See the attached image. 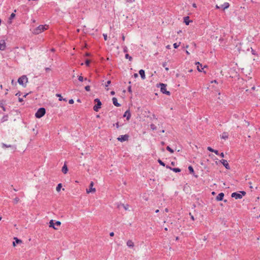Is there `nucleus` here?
<instances>
[{"label": "nucleus", "mask_w": 260, "mask_h": 260, "mask_svg": "<svg viewBox=\"0 0 260 260\" xmlns=\"http://www.w3.org/2000/svg\"><path fill=\"white\" fill-rule=\"evenodd\" d=\"M28 82V78L26 76L23 75L18 79V83L23 87H26V83Z\"/></svg>", "instance_id": "1"}, {"label": "nucleus", "mask_w": 260, "mask_h": 260, "mask_svg": "<svg viewBox=\"0 0 260 260\" xmlns=\"http://www.w3.org/2000/svg\"><path fill=\"white\" fill-rule=\"evenodd\" d=\"M157 87H160V91L162 93L166 94L168 95H170V92L167 90V84L164 83H159V85H157Z\"/></svg>", "instance_id": "2"}, {"label": "nucleus", "mask_w": 260, "mask_h": 260, "mask_svg": "<svg viewBox=\"0 0 260 260\" xmlns=\"http://www.w3.org/2000/svg\"><path fill=\"white\" fill-rule=\"evenodd\" d=\"M46 113V110L44 108H39L35 114L37 118H40L43 117Z\"/></svg>", "instance_id": "3"}, {"label": "nucleus", "mask_w": 260, "mask_h": 260, "mask_svg": "<svg viewBox=\"0 0 260 260\" xmlns=\"http://www.w3.org/2000/svg\"><path fill=\"white\" fill-rule=\"evenodd\" d=\"M246 194V192L244 191H241L240 193L233 192L232 193V197L234 198L235 199H242L243 196Z\"/></svg>", "instance_id": "4"}, {"label": "nucleus", "mask_w": 260, "mask_h": 260, "mask_svg": "<svg viewBox=\"0 0 260 260\" xmlns=\"http://www.w3.org/2000/svg\"><path fill=\"white\" fill-rule=\"evenodd\" d=\"M46 25H40L36 27L33 31V33L36 35L41 33L42 31L46 30L47 28L45 27Z\"/></svg>", "instance_id": "5"}, {"label": "nucleus", "mask_w": 260, "mask_h": 260, "mask_svg": "<svg viewBox=\"0 0 260 260\" xmlns=\"http://www.w3.org/2000/svg\"><path fill=\"white\" fill-rule=\"evenodd\" d=\"M94 101L97 104L93 107V109L94 111L98 112L99 111V109L101 108L102 103L100 101V99L98 98L94 99Z\"/></svg>", "instance_id": "6"}, {"label": "nucleus", "mask_w": 260, "mask_h": 260, "mask_svg": "<svg viewBox=\"0 0 260 260\" xmlns=\"http://www.w3.org/2000/svg\"><path fill=\"white\" fill-rule=\"evenodd\" d=\"M128 137L127 135H121L117 138V140L120 142H124L128 140Z\"/></svg>", "instance_id": "7"}, {"label": "nucleus", "mask_w": 260, "mask_h": 260, "mask_svg": "<svg viewBox=\"0 0 260 260\" xmlns=\"http://www.w3.org/2000/svg\"><path fill=\"white\" fill-rule=\"evenodd\" d=\"M93 182L91 181L89 185V188L86 189V192L87 193H89L91 192H95V188L93 187Z\"/></svg>", "instance_id": "8"}, {"label": "nucleus", "mask_w": 260, "mask_h": 260, "mask_svg": "<svg viewBox=\"0 0 260 260\" xmlns=\"http://www.w3.org/2000/svg\"><path fill=\"white\" fill-rule=\"evenodd\" d=\"M195 64L196 65H197V70H198L199 72H202L203 69L205 68H206L207 66H205L204 67H203V66L202 64H201L199 62H196L195 63Z\"/></svg>", "instance_id": "9"}, {"label": "nucleus", "mask_w": 260, "mask_h": 260, "mask_svg": "<svg viewBox=\"0 0 260 260\" xmlns=\"http://www.w3.org/2000/svg\"><path fill=\"white\" fill-rule=\"evenodd\" d=\"M220 162L224 166V167L226 169H228V170L230 169V167L226 160L221 159L220 160Z\"/></svg>", "instance_id": "10"}, {"label": "nucleus", "mask_w": 260, "mask_h": 260, "mask_svg": "<svg viewBox=\"0 0 260 260\" xmlns=\"http://www.w3.org/2000/svg\"><path fill=\"white\" fill-rule=\"evenodd\" d=\"M2 147L4 148H12L14 150H15L16 149V147L14 145H7V144H6L5 143H2Z\"/></svg>", "instance_id": "11"}, {"label": "nucleus", "mask_w": 260, "mask_h": 260, "mask_svg": "<svg viewBox=\"0 0 260 260\" xmlns=\"http://www.w3.org/2000/svg\"><path fill=\"white\" fill-rule=\"evenodd\" d=\"M6 48V43L5 41L1 40L0 41V50H4Z\"/></svg>", "instance_id": "12"}, {"label": "nucleus", "mask_w": 260, "mask_h": 260, "mask_svg": "<svg viewBox=\"0 0 260 260\" xmlns=\"http://www.w3.org/2000/svg\"><path fill=\"white\" fill-rule=\"evenodd\" d=\"M224 196V194L223 192L219 193L216 198V200L218 201H222L223 199Z\"/></svg>", "instance_id": "13"}, {"label": "nucleus", "mask_w": 260, "mask_h": 260, "mask_svg": "<svg viewBox=\"0 0 260 260\" xmlns=\"http://www.w3.org/2000/svg\"><path fill=\"white\" fill-rule=\"evenodd\" d=\"M131 116V114L129 110H126L123 115V117H126V119L127 120H128L130 119Z\"/></svg>", "instance_id": "14"}, {"label": "nucleus", "mask_w": 260, "mask_h": 260, "mask_svg": "<svg viewBox=\"0 0 260 260\" xmlns=\"http://www.w3.org/2000/svg\"><path fill=\"white\" fill-rule=\"evenodd\" d=\"M112 101H113V104L114 105V106H115L116 107H120L121 106V105L118 103V101H117V99L114 97L112 98Z\"/></svg>", "instance_id": "15"}, {"label": "nucleus", "mask_w": 260, "mask_h": 260, "mask_svg": "<svg viewBox=\"0 0 260 260\" xmlns=\"http://www.w3.org/2000/svg\"><path fill=\"white\" fill-rule=\"evenodd\" d=\"M14 239L15 240V241L13 242V246H15L16 244H19L22 243V241L19 239H18L17 237H14Z\"/></svg>", "instance_id": "16"}, {"label": "nucleus", "mask_w": 260, "mask_h": 260, "mask_svg": "<svg viewBox=\"0 0 260 260\" xmlns=\"http://www.w3.org/2000/svg\"><path fill=\"white\" fill-rule=\"evenodd\" d=\"M126 245L128 247L133 248L134 246V243L132 240H129L126 242Z\"/></svg>", "instance_id": "17"}, {"label": "nucleus", "mask_w": 260, "mask_h": 260, "mask_svg": "<svg viewBox=\"0 0 260 260\" xmlns=\"http://www.w3.org/2000/svg\"><path fill=\"white\" fill-rule=\"evenodd\" d=\"M139 74L141 76V77L142 79H145V71L144 70L141 69L139 71Z\"/></svg>", "instance_id": "18"}, {"label": "nucleus", "mask_w": 260, "mask_h": 260, "mask_svg": "<svg viewBox=\"0 0 260 260\" xmlns=\"http://www.w3.org/2000/svg\"><path fill=\"white\" fill-rule=\"evenodd\" d=\"M166 168L170 169V170L173 171L174 172H175L176 173L180 172L181 171V170L179 168H172L170 167H169V166H167Z\"/></svg>", "instance_id": "19"}, {"label": "nucleus", "mask_w": 260, "mask_h": 260, "mask_svg": "<svg viewBox=\"0 0 260 260\" xmlns=\"http://www.w3.org/2000/svg\"><path fill=\"white\" fill-rule=\"evenodd\" d=\"M61 171L63 174H66L68 172V169L67 166L66 164H64L62 168Z\"/></svg>", "instance_id": "20"}, {"label": "nucleus", "mask_w": 260, "mask_h": 260, "mask_svg": "<svg viewBox=\"0 0 260 260\" xmlns=\"http://www.w3.org/2000/svg\"><path fill=\"white\" fill-rule=\"evenodd\" d=\"M230 6V5L228 3H224L223 5H221L220 7L222 8L223 10H225L228 8Z\"/></svg>", "instance_id": "21"}, {"label": "nucleus", "mask_w": 260, "mask_h": 260, "mask_svg": "<svg viewBox=\"0 0 260 260\" xmlns=\"http://www.w3.org/2000/svg\"><path fill=\"white\" fill-rule=\"evenodd\" d=\"M229 137V135L226 132H223L221 136V138L223 139H226Z\"/></svg>", "instance_id": "22"}, {"label": "nucleus", "mask_w": 260, "mask_h": 260, "mask_svg": "<svg viewBox=\"0 0 260 260\" xmlns=\"http://www.w3.org/2000/svg\"><path fill=\"white\" fill-rule=\"evenodd\" d=\"M184 22L186 24V25H188L189 24L190 20L188 16L184 17Z\"/></svg>", "instance_id": "23"}, {"label": "nucleus", "mask_w": 260, "mask_h": 260, "mask_svg": "<svg viewBox=\"0 0 260 260\" xmlns=\"http://www.w3.org/2000/svg\"><path fill=\"white\" fill-rule=\"evenodd\" d=\"M49 224H49V226H50V228H53L54 230H56V229H57V228H56L55 227V226H54L55 223H54V222H53V220H51L50 221V222H49Z\"/></svg>", "instance_id": "24"}, {"label": "nucleus", "mask_w": 260, "mask_h": 260, "mask_svg": "<svg viewBox=\"0 0 260 260\" xmlns=\"http://www.w3.org/2000/svg\"><path fill=\"white\" fill-rule=\"evenodd\" d=\"M61 187H62V184H61V183H59V184L57 185V187H56V191H57V192H59V191H60V189H61Z\"/></svg>", "instance_id": "25"}, {"label": "nucleus", "mask_w": 260, "mask_h": 260, "mask_svg": "<svg viewBox=\"0 0 260 260\" xmlns=\"http://www.w3.org/2000/svg\"><path fill=\"white\" fill-rule=\"evenodd\" d=\"M56 96L57 97H59V101H67V100L66 99H63L62 97L61 96V94H56Z\"/></svg>", "instance_id": "26"}, {"label": "nucleus", "mask_w": 260, "mask_h": 260, "mask_svg": "<svg viewBox=\"0 0 260 260\" xmlns=\"http://www.w3.org/2000/svg\"><path fill=\"white\" fill-rule=\"evenodd\" d=\"M167 63L166 62H164L162 63V66L165 68V70L168 71H169V68L167 67Z\"/></svg>", "instance_id": "27"}, {"label": "nucleus", "mask_w": 260, "mask_h": 260, "mask_svg": "<svg viewBox=\"0 0 260 260\" xmlns=\"http://www.w3.org/2000/svg\"><path fill=\"white\" fill-rule=\"evenodd\" d=\"M188 170L190 173L192 174L194 172L192 166H190L188 167Z\"/></svg>", "instance_id": "28"}, {"label": "nucleus", "mask_w": 260, "mask_h": 260, "mask_svg": "<svg viewBox=\"0 0 260 260\" xmlns=\"http://www.w3.org/2000/svg\"><path fill=\"white\" fill-rule=\"evenodd\" d=\"M166 149L168 151H169V152H170L172 153H173L174 151V150L172 149V148H171L169 146H167Z\"/></svg>", "instance_id": "29"}, {"label": "nucleus", "mask_w": 260, "mask_h": 260, "mask_svg": "<svg viewBox=\"0 0 260 260\" xmlns=\"http://www.w3.org/2000/svg\"><path fill=\"white\" fill-rule=\"evenodd\" d=\"M158 162L160 164V165L162 166H164L165 167V164L162 162L160 159H158Z\"/></svg>", "instance_id": "30"}, {"label": "nucleus", "mask_w": 260, "mask_h": 260, "mask_svg": "<svg viewBox=\"0 0 260 260\" xmlns=\"http://www.w3.org/2000/svg\"><path fill=\"white\" fill-rule=\"evenodd\" d=\"M150 128L152 130H155L156 129V126L154 124H150Z\"/></svg>", "instance_id": "31"}, {"label": "nucleus", "mask_w": 260, "mask_h": 260, "mask_svg": "<svg viewBox=\"0 0 260 260\" xmlns=\"http://www.w3.org/2000/svg\"><path fill=\"white\" fill-rule=\"evenodd\" d=\"M124 209L125 210H128V208H129V205L128 204H126V205H124L123 204L122 205Z\"/></svg>", "instance_id": "32"}, {"label": "nucleus", "mask_w": 260, "mask_h": 260, "mask_svg": "<svg viewBox=\"0 0 260 260\" xmlns=\"http://www.w3.org/2000/svg\"><path fill=\"white\" fill-rule=\"evenodd\" d=\"M8 119V116L7 115H5L4 116H3V117L2 118V122H4L5 121H6Z\"/></svg>", "instance_id": "33"}, {"label": "nucleus", "mask_w": 260, "mask_h": 260, "mask_svg": "<svg viewBox=\"0 0 260 260\" xmlns=\"http://www.w3.org/2000/svg\"><path fill=\"white\" fill-rule=\"evenodd\" d=\"M125 57L126 59H128L129 60H132V57L131 56H129L128 54H126Z\"/></svg>", "instance_id": "34"}, {"label": "nucleus", "mask_w": 260, "mask_h": 260, "mask_svg": "<svg viewBox=\"0 0 260 260\" xmlns=\"http://www.w3.org/2000/svg\"><path fill=\"white\" fill-rule=\"evenodd\" d=\"M85 89L87 91H89L90 90V86L89 85H87L85 87Z\"/></svg>", "instance_id": "35"}, {"label": "nucleus", "mask_w": 260, "mask_h": 260, "mask_svg": "<svg viewBox=\"0 0 260 260\" xmlns=\"http://www.w3.org/2000/svg\"><path fill=\"white\" fill-rule=\"evenodd\" d=\"M19 201V199L17 197L15 198L14 199V204H17Z\"/></svg>", "instance_id": "36"}, {"label": "nucleus", "mask_w": 260, "mask_h": 260, "mask_svg": "<svg viewBox=\"0 0 260 260\" xmlns=\"http://www.w3.org/2000/svg\"><path fill=\"white\" fill-rule=\"evenodd\" d=\"M15 16V14L14 13H12L11 15H10V17L9 18V19L10 20H11L12 19H13Z\"/></svg>", "instance_id": "37"}, {"label": "nucleus", "mask_w": 260, "mask_h": 260, "mask_svg": "<svg viewBox=\"0 0 260 260\" xmlns=\"http://www.w3.org/2000/svg\"><path fill=\"white\" fill-rule=\"evenodd\" d=\"M180 44V42L178 44L177 43H175L173 44V46H174V48H177L179 46Z\"/></svg>", "instance_id": "38"}, {"label": "nucleus", "mask_w": 260, "mask_h": 260, "mask_svg": "<svg viewBox=\"0 0 260 260\" xmlns=\"http://www.w3.org/2000/svg\"><path fill=\"white\" fill-rule=\"evenodd\" d=\"M78 80L80 82H82L84 80L83 77L82 76H78Z\"/></svg>", "instance_id": "39"}, {"label": "nucleus", "mask_w": 260, "mask_h": 260, "mask_svg": "<svg viewBox=\"0 0 260 260\" xmlns=\"http://www.w3.org/2000/svg\"><path fill=\"white\" fill-rule=\"evenodd\" d=\"M85 63L87 66H88L90 63V60L89 59H86L85 60Z\"/></svg>", "instance_id": "40"}, {"label": "nucleus", "mask_w": 260, "mask_h": 260, "mask_svg": "<svg viewBox=\"0 0 260 260\" xmlns=\"http://www.w3.org/2000/svg\"><path fill=\"white\" fill-rule=\"evenodd\" d=\"M207 150H209L210 152H214V149H212L211 147H208Z\"/></svg>", "instance_id": "41"}, {"label": "nucleus", "mask_w": 260, "mask_h": 260, "mask_svg": "<svg viewBox=\"0 0 260 260\" xmlns=\"http://www.w3.org/2000/svg\"><path fill=\"white\" fill-rule=\"evenodd\" d=\"M127 51H128V49H127V47L126 46H124L123 47V52H127Z\"/></svg>", "instance_id": "42"}, {"label": "nucleus", "mask_w": 260, "mask_h": 260, "mask_svg": "<svg viewBox=\"0 0 260 260\" xmlns=\"http://www.w3.org/2000/svg\"><path fill=\"white\" fill-rule=\"evenodd\" d=\"M55 224L56 225L59 226V225H60L61 224V222L59 221H57L55 222Z\"/></svg>", "instance_id": "43"}, {"label": "nucleus", "mask_w": 260, "mask_h": 260, "mask_svg": "<svg viewBox=\"0 0 260 260\" xmlns=\"http://www.w3.org/2000/svg\"><path fill=\"white\" fill-rule=\"evenodd\" d=\"M74 101L73 99H71L69 101V103L70 104H73L74 103Z\"/></svg>", "instance_id": "44"}, {"label": "nucleus", "mask_w": 260, "mask_h": 260, "mask_svg": "<svg viewBox=\"0 0 260 260\" xmlns=\"http://www.w3.org/2000/svg\"><path fill=\"white\" fill-rule=\"evenodd\" d=\"M128 91L129 92H131V93L132 92V88H131V86H129L128 87Z\"/></svg>", "instance_id": "45"}, {"label": "nucleus", "mask_w": 260, "mask_h": 260, "mask_svg": "<svg viewBox=\"0 0 260 260\" xmlns=\"http://www.w3.org/2000/svg\"><path fill=\"white\" fill-rule=\"evenodd\" d=\"M111 83V81L110 80L108 81L106 84V87H108V85Z\"/></svg>", "instance_id": "46"}, {"label": "nucleus", "mask_w": 260, "mask_h": 260, "mask_svg": "<svg viewBox=\"0 0 260 260\" xmlns=\"http://www.w3.org/2000/svg\"><path fill=\"white\" fill-rule=\"evenodd\" d=\"M251 49L252 54L253 55H255L256 54L255 51L252 48H251Z\"/></svg>", "instance_id": "47"}, {"label": "nucleus", "mask_w": 260, "mask_h": 260, "mask_svg": "<svg viewBox=\"0 0 260 260\" xmlns=\"http://www.w3.org/2000/svg\"><path fill=\"white\" fill-rule=\"evenodd\" d=\"M216 155H219V153L218 152V150H214V152Z\"/></svg>", "instance_id": "48"}, {"label": "nucleus", "mask_w": 260, "mask_h": 260, "mask_svg": "<svg viewBox=\"0 0 260 260\" xmlns=\"http://www.w3.org/2000/svg\"><path fill=\"white\" fill-rule=\"evenodd\" d=\"M103 36L105 40H107V35L106 34H103Z\"/></svg>", "instance_id": "49"}, {"label": "nucleus", "mask_w": 260, "mask_h": 260, "mask_svg": "<svg viewBox=\"0 0 260 260\" xmlns=\"http://www.w3.org/2000/svg\"><path fill=\"white\" fill-rule=\"evenodd\" d=\"M189 215L190 216V218L192 220H194V216L191 214V213H189Z\"/></svg>", "instance_id": "50"}, {"label": "nucleus", "mask_w": 260, "mask_h": 260, "mask_svg": "<svg viewBox=\"0 0 260 260\" xmlns=\"http://www.w3.org/2000/svg\"><path fill=\"white\" fill-rule=\"evenodd\" d=\"M219 155H220L221 157H224V154L223 152H221L220 153H219Z\"/></svg>", "instance_id": "51"}, {"label": "nucleus", "mask_w": 260, "mask_h": 260, "mask_svg": "<svg viewBox=\"0 0 260 260\" xmlns=\"http://www.w3.org/2000/svg\"><path fill=\"white\" fill-rule=\"evenodd\" d=\"M134 76L135 78H137L138 77V75L137 73H135L134 74Z\"/></svg>", "instance_id": "52"}, {"label": "nucleus", "mask_w": 260, "mask_h": 260, "mask_svg": "<svg viewBox=\"0 0 260 260\" xmlns=\"http://www.w3.org/2000/svg\"><path fill=\"white\" fill-rule=\"evenodd\" d=\"M122 41H123L125 40V37H124V34H122Z\"/></svg>", "instance_id": "53"}, {"label": "nucleus", "mask_w": 260, "mask_h": 260, "mask_svg": "<svg viewBox=\"0 0 260 260\" xmlns=\"http://www.w3.org/2000/svg\"><path fill=\"white\" fill-rule=\"evenodd\" d=\"M114 235V232H111V233H110V236L111 237H112V236H113Z\"/></svg>", "instance_id": "54"}, {"label": "nucleus", "mask_w": 260, "mask_h": 260, "mask_svg": "<svg viewBox=\"0 0 260 260\" xmlns=\"http://www.w3.org/2000/svg\"><path fill=\"white\" fill-rule=\"evenodd\" d=\"M18 100L20 102H21L23 101V99L22 98H19L18 99Z\"/></svg>", "instance_id": "55"}, {"label": "nucleus", "mask_w": 260, "mask_h": 260, "mask_svg": "<svg viewBox=\"0 0 260 260\" xmlns=\"http://www.w3.org/2000/svg\"><path fill=\"white\" fill-rule=\"evenodd\" d=\"M1 107L3 109V111H6V108L4 106H2Z\"/></svg>", "instance_id": "56"}, {"label": "nucleus", "mask_w": 260, "mask_h": 260, "mask_svg": "<svg viewBox=\"0 0 260 260\" xmlns=\"http://www.w3.org/2000/svg\"><path fill=\"white\" fill-rule=\"evenodd\" d=\"M115 124H116V126L117 128H118L119 127V123L118 122L116 123Z\"/></svg>", "instance_id": "57"}, {"label": "nucleus", "mask_w": 260, "mask_h": 260, "mask_svg": "<svg viewBox=\"0 0 260 260\" xmlns=\"http://www.w3.org/2000/svg\"><path fill=\"white\" fill-rule=\"evenodd\" d=\"M111 95H114V94H115V92H114V91H112L111 92Z\"/></svg>", "instance_id": "58"}, {"label": "nucleus", "mask_w": 260, "mask_h": 260, "mask_svg": "<svg viewBox=\"0 0 260 260\" xmlns=\"http://www.w3.org/2000/svg\"><path fill=\"white\" fill-rule=\"evenodd\" d=\"M16 95H18V96H20V93L19 92H18V93H17L16 94Z\"/></svg>", "instance_id": "59"}, {"label": "nucleus", "mask_w": 260, "mask_h": 260, "mask_svg": "<svg viewBox=\"0 0 260 260\" xmlns=\"http://www.w3.org/2000/svg\"><path fill=\"white\" fill-rule=\"evenodd\" d=\"M211 83H217V81H216V80H213V81H211Z\"/></svg>", "instance_id": "60"}, {"label": "nucleus", "mask_w": 260, "mask_h": 260, "mask_svg": "<svg viewBox=\"0 0 260 260\" xmlns=\"http://www.w3.org/2000/svg\"><path fill=\"white\" fill-rule=\"evenodd\" d=\"M159 210H158V209H157V210H155V212L156 213H158V212H159Z\"/></svg>", "instance_id": "61"}, {"label": "nucleus", "mask_w": 260, "mask_h": 260, "mask_svg": "<svg viewBox=\"0 0 260 260\" xmlns=\"http://www.w3.org/2000/svg\"><path fill=\"white\" fill-rule=\"evenodd\" d=\"M165 211V212H168L169 211V210L168 208H166Z\"/></svg>", "instance_id": "62"}, {"label": "nucleus", "mask_w": 260, "mask_h": 260, "mask_svg": "<svg viewBox=\"0 0 260 260\" xmlns=\"http://www.w3.org/2000/svg\"><path fill=\"white\" fill-rule=\"evenodd\" d=\"M167 47L168 49H170L171 46H170V45H168V46H167V47Z\"/></svg>", "instance_id": "63"}, {"label": "nucleus", "mask_w": 260, "mask_h": 260, "mask_svg": "<svg viewBox=\"0 0 260 260\" xmlns=\"http://www.w3.org/2000/svg\"><path fill=\"white\" fill-rule=\"evenodd\" d=\"M176 77H179L180 76V74H176Z\"/></svg>", "instance_id": "64"}]
</instances>
